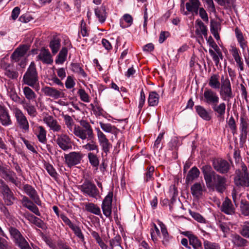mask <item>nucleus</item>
I'll return each instance as SVG.
<instances>
[{
  "label": "nucleus",
  "mask_w": 249,
  "mask_h": 249,
  "mask_svg": "<svg viewBox=\"0 0 249 249\" xmlns=\"http://www.w3.org/2000/svg\"><path fill=\"white\" fill-rule=\"evenodd\" d=\"M80 126L74 125L73 130V134L82 140H94V135L93 129L89 123L85 120L79 121Z\"/></svg>",
  "instance_id": "1"
},
{
  "label": "nucleus",
  "mask_w": 249,
  "mask_h": 249,
  "mask_svg": "<svg viewBox=\"0 0 249 249\" xmlns=\"http://www.w3.org/2000/svg\"><path fill=\"white\" fill-rule=\"evenodd\" d=\"M234 181L237 186L243 187L249 186V171L244 162L240 163L238 168L235 170Z\"/></svg>",
  "instance_id": "2"
},
{
  "label": "nucleus",
  "mask_w": 249,
  "mask_h": 249,
  "mask_svg": "<svg viewBox=\"0 0 249 249\" xmlns=\"http://www.w3.org/2000/svg\"><path fill=\"white\" fill-rule=\"evenodd\" d=\"M24 84L32 88L39 85L38 73L35 63L32 62L23 76Z\"/></svg>",
  "instance_id": "3"
},
{
  "label": "nucleus",
  "mask_w": 249,
  "mask_h": 249,
  "mask_svg": "<svg viewBox=\"0 0 249 249\" xmlns=\"http://www.w3.org/2000/svg\"><path fill=\"white\" fill-rule=\"evenodd\" d=\"M222 85L219 88L220 98L223 101L229 103L234 97L231 84L227 74L221 75Z\"/></svg>",
  "instance_id": "4"
},
{
  "label": "nucleus",
  "mask_w": 249,
  "mask_h": 249,
  "mask_svg": "<svg viewBox=\"0 0 249 249\" xmlns=\"http://www.w3.org/2000/svg\"><path fill=\"white\" fill-rule=\"evenodd\" d=\"M9 231L14 243L20 249H32L18 230L15 227H10L9 228Z\"/></svg>",
  "instance_id": "5"
},
{
  "label": "nucleus",
  "mask_w": 249,
  "mask_h": 249,
  "mask_svg": "<svg viewBox=\"0 0 249 249\" xmlns=\"http://www.w3.org/2000/svg\"><path fill=\"white\" fill-rule=\"evenodd\" d=\"M79 188L84 194H86L90 197L96 198L99 196V192L96 185L89 179H85L84 183Z\"/></svg>",
  "instance_id": "6"
},
{
  "label": "nucleus",
  "mask_w": 249,
  "mask_h": 249,
  "mask_svg": "<svg viewBox=\"0 0 249 249\" xmlns=\"http://www.w3.org/2000/svg\"><path fill=\"white\" fill-rule=\"evenodd\" d=\"M14 114L18 127L23 132H28L29 130V124L23 112L20 109L16 108L14 110Z\"/></svg>",
  "instance_id": "7"
},
{
  "label": "nucleus",
  "mask_w": 249,
  "mask_h": 249,
  "mask_svg": "<svg viewBox=\"0 0 249 249\" xmlns=\"http://www.w3.org/2000/svg\"><path fill=\"white\" fill-rule=\"evenodd\" d=\"M84 157L83 154L80 151L71 152L65 154L64 159L65 163L68 167L71 168L81 163Z\"/></svg>",
  "instance_id": "8"
},
{
  "label": "nucleus",
  "mask_w": 249,
  "mask_h": 249,
  "mask_svg": "<svg viewBox=\"0 0 249 249\" xmlns=\"http://www.w3.org/2000/svg\"><path fill=\"white\" fill-rule=\"evenodd\" d=\"M201 100L206 104L212 106L219 103L220 98L215 91L212 89L206 88Z\"/></svg>",
  "instance_id": "9"
},
{
  "label": "nucleus",
  "mask_w": 249,
  "mask_h": 249,
  "mask_svg": "<svg viewBox=\"0 0 249 249\" xmlns=\"http://www.w3.org/2000/svg\"><path fill=\"white\" fill-rule=\"evenodd\" d=\"M56 137L55 142L61 149L67 151L72 149L73 142L67 134H57Z\"/></svg>",
  "instance_id": "10"
},
{
  "label": "nucleus",
  "mask_w": 249,
  "mask_h": 249,
  "mask_svg": "<svg viewBox=\"0 0 249 249\" xmlns=\"http://www.w3.org/2000/svg\"><path fill=\"white\" fill-rule=\"evenodd\" d=\"M0 176L5 181L10 182L18 186V177L16 174L10 169L0 166Z\"/></svg>",
  "instance_id": "11"
},
{
  "label": "nucleus",
  "mask_w": 249,
  "mask_h": 249,
  "mask_svg": "<svg viewBox=\"0 0 249 249\" xmlns=\"http://www.w3.org/2000/svg\"><path fill=\"white\" fill-rule=\"evenodd\" d=\"M204 178L208 187H211L213 179L217 174L213 170L210 165H204L201 167Z\"/></svg>",
  "instance_id": "12"
},
{
  "label": "nucleus",
  "mask_w": 249,
  "mask_h": 249,
  "mask_svg": "<svg viewBox=\"0 0 249 249\" xmlns=\"http://www.w3.org/2000/svg\"><path fill=\"white\" fill-rule=\"evenodd\" d=\"M213 166L214 169L220 174L227 173L231 168L228 161L222 159H214L213 161Z\"/></svg>",
  "instance_id": "13"
},
{
  "label": "nucleus",
  "mask_w": 249,
  "mask_h": 249,
  "mask_svg": "<svg viewBox=\"0 0 249 249\" xmlns=\"http://www.w3.org/2000/svg\"><path fill=\"white\" fill-rule=\"evenodd\" d=\"M23 190L30 198L38 206L41 205V201L36 190L31 185L26 184L23 186Z\"/></svg>",
  "instance_id": "14"
},
{
  "label": "nucleus",
  "mask_w": 249,
  "mask_h": 249,
  "mask_svg": "<svg viewBox=\"0 0 249 249\" xmlns=\"http://www.w3.org/2000/svg\"><path fill=\"white\" fill-rule=\"evenodd\" d=\"M112 197L113 193L109 192L104 199L102 204L103 214L107 217H109L111 214Z\"/></svg>",
  "instance_id": "15"
},
{
  "label": "nucleus",
  "mask_w": 249,
  "mask_h": 249,
  "mask_svg": "<svg viewBox=\"0 0 249 249\" xmlns=\"http://www.w3.org/2000/svg\"><path fill=\"white\" fill-rule=\"evenodd\" d=\"M44 123L49 127L50 130L53 132H59L62 131V127L58 121L53 116L48 115L43 118Z\"/></svg>",
  "instance_id": "16"
},
{
  "label": "nucleus",
  "mask_w": 249,
  "mask_h": 249,
  "mask_svg": "<svg viewBox=\"0 0 249 249\" xmlns=\"http://www.w3.org/2000/svg\"><path fill=\"white\" fill-rule=\"evenodd\" d=\"M213 180L212 186H213L218 193H223L226 188V178L217 174Z\"/></svg>",
  "instance_id": "17"
},
{
  "label": "nucleus",
  "mask_w": 249,
  "mask_h": 249,
  "mask_svg": "<svg viewBox=\"0 0 249 249\" xmlns=\"http://www.w3.org/2000/svg\"><path fill=\"white\" fill-rule=\"evenodd\" d=\"M29 50V46L27 45H20L18 47L11 55V58L15 62H18L24 58V56Z\"/></svg>",
  "instance_id": "18"
},
{
  "label": "nucleus",
  "mask_w": 249,
  "mask_h": 249,
  "mask_svg": "<svg viewBox=\"0 0 249 249\" xmlns=\"http://www.w3.org/2000/svg\"><path fill=\"white\" fill-rule=\"evenodd\" d=\"M21 197V202L23 206L31 211L36 215L40 216V213L38 208L35 204V203L25 196H22Z\"/></svg>",
  "instance_id": "19"
},
{
  "label": "nucleus",
  "mask_w": 249,
  "mask_h": 249,
  "mask_svg": "<svg viewBox=\"0 0 249 249\" xmlns=\"http://www.w3.org/2000/svg\"><path fill=\"white\" fill-rule=\"evenodd\" d=\"M0 122L1 124L6 126L12 124V122L8 110L4 106L0 105Z\"/></svg>",
  "instance_id": "20"
},
{
  "label": "nucleus",
  "mask_w": 249,
  "mask_h": 249,
  "mask_svg": "<svg viewBox=\"0 0 249 249\" xmlns=\"http://www.w3.org/2000/svg\"><path fill=\"white\" fill-rule=\"evenodd\" d=\"M42 91L45 95L51 97L55 99L64 96V93L62 91L50 87L46 86L42 88Z\"/></svg>",
  "instance_id": "21"
},
{
  "label": "nucleus",
  "mask_w": 249,
  "mask_h": 249,
  "mask_svg": "<svg viewBox=\"0 0 249 249\" xmlns=\"http://www.w3.org/2000/svg\"><path fill=\"white\" fill-rule=\"evenodd\" d=\"M230 52L236 62L237 66L239 68L240 71H243L244 70L243 60L240 55L239 50L235 46H231Z\"/></svg>",
  "instance_id": "22"
},
{
  "label": "nucleus",
  "mask_w": 249,
  "mask_h": 249,
  "mask_svg": "<svg viewBox=\"0 0 249 249\" xmlns=\"http://www.w3.org/2000/svg\"><path fill=\"white\" fill-rule=\"evenodd\" d=\"M36 59L37 60L41 61L45 64H51L53 62L49 50L46 49L44 48H42L41 49L40 53L36 57Z\"/></svg>",
  "instance_id": "23"
},
{
  "label": "nucleus",
  "mask_w": 249,
  "mask_h": 249,
  "mask_svg": "<svg viewBox=\"0 0 249 249\" xmlns=\"http://www.w3.org/2000/svg\"><path fill=\"white\" fill-rule=\"evenodd\" d=\"M208 85L212 89H219L222 85L221 76L220 77L218 73L211 74L208 80Z\"/></svg>",
  "instance_id": "24"
},
{
  "label": "nucleus",
  "mask_w": 249,
  "mask_h": 249,
  "mask_svg": "<svg viewBox=\"0 0 249 249\" xmlns=\"http://www.w3.org/2000/svg\"><path fill=\"white\" fill-rule=\"evenodd\" d=\"M205 190V186L203 183L196 182L191 187V194L194 197L197 198L200 197Z\"/></svg>",
  "instance_id": "25"
},
{
  "label": "nucleus",
  "mask_w": 249,
  "mask_h": 249,
  "mask_svg": "<svg viewBox=\"0 0 249 249\" xmlns=\"http://www.w3.org/2000/svg\"><path fill=\"white\" fill-rule=\"evenodd\" d=\"M221 211L227 214L231 215L234 213L235 208L229 198L226 197L222 202Z\"/></svg>",
  "instance_id": "26"
},
{
  "label": "nucleus",
  "mask_w": 249,
  "mask_h": 249,
  "mask_svg": "<svg viewBox=\"0 0 249 249\" xmlns=\"http://www.w3.org/2000/svg\"><path fill=\"white\" fill-rule=\"evenodd\" d=\"M240 122V130L241 134L240 135V142L244 143L247 136L248 123L247 120L243 117L241 118Z\"/></svg>",
  "instance_id": "27"
},
{
  "label": "nucleus",
  "mask_w": 249,
  "mask_h": 249,
  "mask_svg": "<svg viewBox=\"0 0 249 249\" xmlns=\"http://www.w3.org/2000/svg\"><path fill=\"white\" fill-rule=\"evenodd\" d=\"M201 2L199 0H189L186 3V8L187 10L193 14L197 15L198 10L200 8Z\"/></svg>",
  "instance_id": "28"
},
{
  "label": "nucleus",
  "mask_w": 249,
  "mask_h": 249,
  "mask_svg": "<svg viewBox=\"0 0 249 249\" xmlns=\"http://www.w3.org/2000/svg\"><path fill=\"white\" fill-rule=\"evenodd\" d=\"M235 34L237 41L240 45V47L242 50V52H244L246 50H249L248 42L245 39L242 33L238 28H236L235 29Z\"/></svg>",
  "instance_id": "29"
},
{
  "label": "nucleus",
  "mask_w": 249,
  "mask_h": 249,
  "mask_svg": "<svg viewBox=\"0 0 249 249\" xmlns=\"http://www.w3.org/2000/svg\"><path fill=\"white\" fill-rule=\"evenodd\" d=\"M35 134L36 135L37 139L39 142L42 143H46L47 142L46 134L47 131L41 125H36L35 126Z\"/></svg>",
  "instance_id": "30"
},
{
  "label": "nucleus",
  "mask_w": 249,
  "mask_h": 249,
  "mask_svg": "<svg viewBox=\"0 0 249 249\" xmlns=\"http://www.w3.org/2000/svg\"><path fill=\"white\" fill-rule=\"evenodd\" d=\"M95 14L101 23H104L107 18L106 7L104 5L94 9Z\"/></svg>",
  "instance_id": "31"
},
{
  "label": "nucleus",
  "mask_w": 249,
  "mask_h": 249,
  "mask_svg": "<svg viewBox=\"0 0 249 249\" xmlns=\"http://www.w3.org/2000/svg\"><path fill=\"white\" fill-rule=\"evenodd\" d=\"M200 174L199 170L196 166L193 167L188 172L186 176L185 181L187 184L192 182L194 180L197 178Z\"/></svg>",
  "instance_id": "32"
},
{
  "label": "nucleus",
  "mask_w": 249,
  "mask_h": 249,
  "mask_svg": "<svg viewBox=\"0 0 249 249\" xmlns=\"http://www.w3.org/2000/svg\"><path fill=\"white\" fill-rule=\"evenodd\" d=\"M49 47L53 55L56 54L61 47V39L57 36L53 37L50 42Z\"/></svg>",
  "instance_id": "33"
},
{
  "label": "nucleus",
  "mask_w": 249,
  "mask_h": 249,
  "mask_svg": "<svg viewBox=\"0 0 249 249\" xmlns=\"http://www.w3.org/2000/svg\"><path fill=\"white\" fill-rule=\"evenodd\" d=\"M197 28L196 30V33L198 36L203 35L204 36L207 38V28L204 23L200 19H197L196 21Z\"/></svg>",
  "instance_id": "34"
},
{
  "label": "nucleus",
  "mask_w": 249,
  "mask_h": 249,
  "mask_svg": "<svg viewBox=\"0 0 249 249\" xmlns=\"http://www.w3.org/2000/svg\"><path fill=\"white\" fill-rule=\"evenodd\" d=\"M231 241L236 246L242 247L247 246L248 241L237 234L231 235Z\"/></svg>",
  "instance_id": "35"
},
{
  "label": "nucleus",
  "mask_w": 249,
  "mask_h": 249,
  "mask_svg": "<svg viewBox=\"0 0 249 249\" xmlns=\"http://www.w3.org/2000/svg\"><path fill=\"white\" fill-rule=\"evenodd\" d=\"M22 104L23 108L27 111L30 116L35 117L37 115V112L35 107L32 105L30 102L23 101Z\"/></svg>",
  "instance_id": "36"
},
{
  "label": "nucleus",
  "mask_w": 249,
  "mask_h": 249,
  "mask_svg": "<svg viewBox=\"0 0 249 249\" xmlns=\"http://www.w3.org/2000/svg\"><path fill=\"white\" fill-rule=\"evenodd\" d=\"M216 103L214 105H213L212 107L213 110L218 114V117H223L226 112V104L224 102H221L219 104Z\"/></svg>",
  "instance_id": "37"
},
{
  "label": "nucleus",
  "mask_w": 249,
  "mask_h": 249,
  "mask_svg": "<svg viewBox=\"0 0 249 249\" xmlns=\"http://www.w3.org/2000/svg\"><path fill=\"white\" fill-rule=\"evenodd\" d=\"M195 109L198 115L203 119L206 121H209L211 120V116L203 107L200 105L196 106L195 107Z\"/></svg>",
  "instance_id": "38"
},
{
  "label": "nucleus",
  "mask_w": 249,
  "mask_h": 249,
  "mask_svg": "<svg viewBox=\"0 0 249 249\" xmlns=\"http://www.w3.org/2000/svg\"><path fill=\"white\" fill-rule=\"evenodd\" d=\"M85 209L87 211L97 215H101L100 208L93 203H88L85 204Z\"/></svg>",
  "instance_id": "39"
},
{
  "label": "nucleus",
  "mask_w": 249,
  "mask_h": 249,
  "mask_svg": "<svg viewBox=\"0 0 249 249\" xmlns=\"http://www.w3.org/2000/svg\"><path fill=\"white\" fill-rule=\"evenodd\" d=\"M2 195L4 202L7 206L12 205L14 203V201L16 199L11 189Z\"/></svg>",
  "instance_id": "40"
},
{
  "label": "nucleus",
  "mask_w": 249,
  "mask_h": 249,
  "mask_svg": "<svg viewBox=\"0 0 249 249\" xmlns=\"http://www.w3.org/2000/svg\"><path fill=\"white\" fill-rule=\"evenodd\" d=\"M133 23V18L129 14H124L120 20V25L122 28L130 26Z\"/></svg>",
  "instance_id": "41"
},
{
  "label": "nucleus",
  "mask_w": 249,
  "mask_h": 249,
  "mask_svg": "<svg viewBox=\"0 0 249 249\" xmlns=\"http://www.w3.org/2000/svg\"><path fill=\"white\" fill-rule=\"evenodd\" d=\"M68 54V49L64 47L62 48L60 51L57 58L55 60V63L58 64H62L66 60Z\"/></svg>",
  "instance_id": "42"
},
{
  "label": "nucleus",
  "mask_w": 249,
  "mask_h": 249,
  "mask_svg": "<svg viewBox=\"0 0 249 249\" xmlns=\"http://www.w3.org/2000/svg\"><path fill=\"white\" fill-rule=\"evenodd\" d=\"M159 95L156 91L149 93L148 102L150 106H156L158 104Z\"/></svg>",
  "instance_id": "43"
},
{
  "label": "nucleus",
  "mask_w": 249,
  "mask_h": 249,
  "mask_svg": "<svg viewBox=\"0 0 249 249\" xmlns=\"http://www.w3.org/2000/svg\"><path fill=\"white\" fill-rule=\"evenodd\" d=\"M30 86L25 87L23 88V92L25 98L30 101L35 99L36 95L35 92L29 87Z\"/></svg>",
  "instance_id": "44"
},
{
  "label": "nucleus",
  "mask_w": 249,
  "mask_h": 249,
  "mask_svg": "<svg viewBox=\"0 0 249 249\" xmlns=\"http://www.w3.org/2000/svg\"><path fill=\"white\" fill-rule=\"evenodd\" d=\"M240 210L243 215L249 216V202L246 199H242L240 201Z\"/></svg>",
  "instance_id": "45"
},
{
  "label": "nucleus",
  "mask_w": 249,
  "mask_h": 249,
  "mask_svg": "<svg viewBox=\"0 0 249 249\" xmlns=\"http://www.w3.org/2000/svg\"><path fill=\"white\" fill-rule=\"evenodd\" d=\"M100 125L102 129L107 133L114 134L117 131L116 127L115 126L112 125L110 124H105L100 122Z\"/></svg>",
  "instance_id": "46"
},
{
  "label": "nucleus",
  "mask_w": 249,
  "mask_h": 249,
  "mask_svg": "<svg viewBox=\"0 0 249 249\" xmlns=\"http://www.w3.org/2000/svg\"><path fill=\"white\" fill-rule=\"evenodd\" d=\"M88 158L90 164L96 168L99 165V160L98 157L93 153L89 152L88 154Z\"/></svg>",
  "instance_id": "47"
},
{
  "label": "nucleus",
  "mask_w": 249,
  "mask_h": 249,
  "mask_svg": "<svg viewBox=\"0 0 249 249\" xmlns=\"http://www.w3.org/2000/svg\"><path fill=\"white\" fill-rule=\"evenodd\" d=\"M71 71L75 73H77L83 77L87 76L86 73L84 71V70L81 68L80 65L78 63H72L71 65Z\"/></svg>",
  "instance_id": "48"
},
{
  "label": "nucleus",
  "mask_w": 249,
  "mask_h": 249,
  "mask_svg": "<svg viewBox=\"0 0 249 249\" xmlns=\"http://www.w3.org/2000/svg\"><path fill=\"white\" fill-rule=\"evenodd\" d=\"M63 118L65 125H66L67 127L70 130L71 132L73 133L74 125L76 124H74L72 118L68 115H64Z\"/></svg>",
  "instance_id": "49"
},
{
  "label": "nucleus",
  "mask_w": 249,
  "mask_h": 249,
  "mask_svg": "<svg viewBox=\"0 0 249 249\" xmlns=\"http://www.w3.org/2000/svg\"><path fill=\"white\" fill-rule=\"evenodd\" d=\"M89 142L83 146V148L88 151H96V153H98V146L96 144L95 142L93 140H88Z\"/></svg>",
  "instance_id": "50"
},
{
  "label": "nucleus",
  "mask_w": 249,
  "mask_h": 249,
  "mask_svg": "<svg viewBox=\"0 0 249 249\" xmlns=\"http://www.w3.org/2000/svg\"><path fill=\"white\" fill-rule=\"evenodd\" d=\"M122 238L119 235H116L113 238L109 240V245L111 249H113L114 247L119 246L122 249L123 248L121 245Z\"/></svg>",
  "instance_id": "51"
},
{
  "label": "nucleus",
  "mask_w": 249,
  "mask_h": 249,
  "mask_svg": "<svg viewBox=\"0 0 249 249\" xmlns=\"http://www.w3.org/2000/svg\"><path fill=\"white\" fill-rule=\"evenodd\" d=\"M45 168L47 170L48 174L54 179H56L57 178L58 174L55 171V169L52 165L50 163H46L45 164Z\"/></svg>",
  "instance_id": "52"
},
{
  "label": "nucleus",
  "mask_w": 249,
  "mask_h": 249,
  "mask_svg": "<svg viewBox=\"0 0 249 249\" xmlns=\"http://www.w3.org/2000/svg\"><path fill=\"white\" fill-rule=\"evenodd\" d=\"M71 230L73 231L74 234L82 242H85V238L80 227L74 225L71 227Z\"/></svg>",
  "instance_id": "53"
},
{
  "label": "nucleus",
  "mask_w": 249,
  "mask_h": 249,
  "mask_svg": "<svg viewBox=\"0 0 249 249\" xmlns=\"http://www.w3.org/2000/svg\"><path fill=\"white\" fill-rule=\"evenodd\" d=\"M239 89L240 91L242 97L246 100L247 102L248 100V92L247 91V85L245 84L244 80L242 81V82L239 85Z\"/></svg>",
  "instance_id": "54"
},
{
  "label": "nucleus",
  "mask_w": 249,
  "mask_h": 249,
  "mask_svg": "<svg viewBox=\"0 0 249 249\" xmlns=\"http://www.w3.org/2000/svg\"><path fill=\"white\" fill-rule=\"evenodd\" d=\"M240 234L244 237L249 239V221L245 222L240 231Z\"/></svg>",
  "instance_id": "55"
},
{
  "label": "nucleus",
  "mask_w": 249,
  "mask_h": 249,
  "mask_svg": "<svg viewBox=\"0 0 249 249\" xmlns=\"http://www.w3.org/2000/svg\"><path fill=\"white\" fill-rule=\"evenodd\" d=\"M189 243L195 249H197L201 247V242L196 235L192 236V238L190 239Z\"/></svg>",
  "instance_id": "56"
},
{
  "label": "nucleus",
  "mask_w": 249,
  "mask_h": 249,
  "mask_svg": "<svg viewBox=\"0 0 249 249\" xmlns=\"http://www.w3.org/2000/svg\"><path fill=\"white\" fill-rule=\"evenodd\" d=\"M204 249H220V246L216 243H213L205 240L204 242Z\"/></svg>",
  "instance_id": "57"
},
{
  "label": "nucleus",
  "mask_w": 249,
  "mask_h": 249,
  "mask_svg": "<svg viewBox=\"0 0 249 249\" xmlns=\"http://www.w3.org/2000/svg\"><path fill=\"white\" fill-rule=\"evenodd\" d=\"M153 225L154 227V230H151V236L153 242H156L157 241V237L160 235V231L155 224H153Z\"/></svg>",
  "instance_id": "58"
},
{
  "label": "nucleus",
  "mask_w": 249,
  "mask_h": 249,
  "mask_svg": "<svg viewBox=\"0 0 249 249\" xmlns=\"http://www.w3.org/2000/svg\"><path fill=\"white\" fill-rule=\"evenodd\" d=\"M154 171V166H150L147 169V171L145 174L144 177V180L145 181L148 182L149 180H153L154 179L153 175Z\"/></svg>",
  "instance_id": "59"
},
{
  "label": "nucleus",
  "mask_w": 249,
  "mask_h": 249,
  "mask_svg": "<svg viewBox=\"0 0 249 249\" xmlns=\"http://www.w3.org/2000/svg\"><path fill=\"white\" fill-rule=\"evenodd\" d=\"M160 226L161 229V232L163 236L164 240L163 242L164 244H165V242H168L169 241L168 233L165 226L163 224L161 223L160 224Z\"/></svg>",
  "instance_id": "60"
},
{
  "label": "nucleus",
  "mask_w": 249,
  "mask_h": 249,
  "mask_svg": "<svg viewBox=\"0 0 249 249\" xmlns=\"http://www.w3.org/2000/svg\"><path fill=\"white\" fill-rule=\"evenodd\" d=\"M190 214L193 218H194L198 222L205 223V219L199 213L190 211Z\"/></svg>",
  "instance_id": "61"
},
{
  "label": "nucleus",
  "mask_w": 249,
  "mask_h": 249,
  "mask_svg": "<svg viewBox=\"0 0 249 249\" xmlns=\"http://www.w3.org/2000/svg\"><path fill=\"white\" fill-rule=\"evenodd\" d=\"M78 93L79 94L82 101L86 103L89 102V96L84 89H79L78 91Z\"/></svg>",
  "instance_id": "62"
},
{
  "label": "nucleus",
  "mask_w": 249,
  "mask_h": 249,
  "mask_svg": "<svg viewBox=\"0 0 249 249\" xmlns=\"http://www.w3.org/2000/svg\"><path fill=\"white\" fill-rule=\"evenodd\" d=\"M80 28L82 36H88L89 35V31L88 30L86 24L83 19L81 21Z\"/></svg>",
  "instance_id": "63"
},
{
  "label": "nucleus",
  "mask_w": 249,
  "mask_h": 249,
  "mask_svg": "<svg viewBox=\"0 0 249 249\" xmlns=\"http://www.w3.org/2000/svg\"><path fill=\"white\" fill-rule=\"evenodd\" d=\"M8 95L14 102H18L20 100V97L18 96L15 90L13 89L8 91Z\"/></svg>",
  "instance_id": "64"
}]
</instances>
